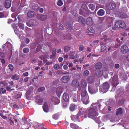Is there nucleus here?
Here are the masks:
<instances>
[{
	"label": "nucleus",
	"instance_id": "nucleus-40",
	"mask_svg": "<svg viewBox=\"0 0 129 129\" xmlns=\"http://www.w3.org/2000/svg\"><path fill=\"white\" fill-rule=\"evenodd\" d=\"M122 110L121 108H119L118 109L116 112L117 115H120L122 114Z\"/></svg>",
	"mask_w": 129,
	"mask_h": 129
},
{
	"label": "nucleus",
	"instance_id": "nucleus-61",
	"mask_svg": "<svg viewBox=\"0 0 129 129\" xmlns=\"http://www.w3.org/2000/svg\"><path fill=\"white\" fill-rule=\"evenodd\" d=\"M84 48V47L82 46H80L79 48V50L80 51H82Z\"/></svg>",
	"mask_w": 129,
	"mask_h": 129
},
{
	"label": "nucleus",
	"instance_id": "nucleus-26",
	"mask_svg": "<svg viewBox=\"0 0 129 129\" xmlns=\"http://www.w3.org/2000/svg\"><path fill=\"white\" fill-rule=\"evenodd\" d=\"M63 100L66 102H67L69 100V96L66 93H64L63 95Z\"/></svg>",
	"mask_w": 129,
	"mask_h": 129
},
{
	"label": "nucleus",
	"instance_id": "nucleus-38",
	"mask_svg": "<svg viewBox=\"0 0 129 129\" xmlns=\"http://www.w3.org/2000/svg\"><path fill=\"white\" fill-rule=\"evenodd\" d=\"M88 6L89 8L92 10H94L95 7V5L93 4H89Z\"/></svg>",
	"mask_w": 129,
	"mask_h": 129
},
{
	"label": "nucleus",
	"instance_id": "nucleus-60",
	"mask_svg": "<svg viewBox=\"0 0 129 129\" xmlns=\"http://www.w3.org/2000/svg\"><path fill=\"white\" fill-rule=\"evenodd\" d=\"M73 101L74 102H76L77 101V96L76 95L73 98Z\"/></svg>",
	"mask_w": 129,
	"mask_h": 129
},
{
	"label": "nucleus",
	"instance_id": "nucleus-45",
	"mask_svg": "<svg viewBox=\"0 0 129 129\" xmlns=\"http://www.w3.org/2000/svg\"><path fill=\"white\" fill-rule=\"evenodd\" d=\"M81 8H82L81 10H80V11H82L84 12V10H85L86 8V5L85 4H83L82 5Z\"/></svg>",
	"mask_w": 129,
	"mask_h": 129
},
{
	"label": "nucleus",
	"instance_id": "nucleus-39",
	"mask_svg": "<svg viewBox=\"0 0 129 129\" xmlns=\"http://www.w3.org/2000/svg\"><path fill=\"white\" fill-rule=\"evenodd\" d=\"M100 45L101 46V51H103L105 50L106 49V47L105 46L103 45L102 42H101Z\"/></svg>",
	"mask_w": 129,
	"mask_h": 129
},
{
	"label": "nucleus",
	"instance_id": "nucleus-4",
	"mask_svg": "<svg viewBox=\"0 0 129 129\" xmlns=\"http://www.w3.org/2000/svg\"><path fill=\"white\" fill-rule=\"evenodd\" d=\"M116 7L115 4L113 3H110L108 4L106 6V10H112L114 9Z\"/></svg>",
	"mask_w": 129,
	"mask_h": 129
},
{
	"label": "nucleus",
	"instance_id": "nucleus-42",
	"mask_svg": "<svg viewBox=\"0 0 129 129\" xmlns=\"http://www.w3.org/2000/svg\"><path fill=\"white\" fill-rule=\"evenodd\" d=\"M88 81L89 83H92L93 81V78L92 77H89L88 78Z\"/></svg>",
	"mask_w": 129,
	"mask_h": 129
},
{
	"label": "nucleus",
	"instance_id": "nucleus-52",
	"mask_svg": "<svg viewBox=\"0 0 129 129\" xmlns=\"http://www.w3.org/2000/svg\"><path fill=\"white\" fill-rule=\"evenodd\" d=\"M70 47L69 46H66L64 48V50L65 52H68L70 50Z\"/></svg>",
	"mask_w": 129,
	"mask_h": 129
},
{
	"label": "nucleus",
	"instance_id": "nucleus-2",
	"mask_svg": "<svg viewBox=\"0 0 129 129\" xmlns=\"http://www.w3.org/2000/svg\"><path fill=\"white\" fill-rule=\"evenodd\" d=\"M109 83L105 82L101 85L99 88V91L101 93H103L106 92L108 90L110 87Z\"/></svg>",
	"mask_w": 129,
	"mask_h": 129
},
{
	"label": "nucleus",
	"instance_id": "nucleus-12",
	"mask_svg": "<svg viewBox=\"0 0 129 129\" xmlns=\"http://www.w3.org/2000/svg\"><path fill=\"white\" fill-rule=\"evenodd\" d=\"M36 23L35 21L31 20L27 23V24L28 26L31 27L35 25L36 24Z\"/></svg>",
	"mask_w": 129,
	"mask_h": 129
},
{
	"label": "nucleus",
	"instance_id": "nucleus-59",
	"mask_svg": "<svg viewBox=\"0 0 129 129\" xmlns=\"http://www.w3.org/2000/svg\"><path fill=\"white\" fill-rule=\"evenodd\" d=\"M110 119V121L112 122H115L116 121V120L113 117L111 118Z\"/></svg>",
	"mask_w": 129,
	"mask_h": 129
},
{
	"label": "nucleus",
	"instance_id": "nucleus-55",
	"mask_svg": "<svg viewBox=\"0 0 129 129\" xmlns=\"http://www.w3.org/2000/svg\"><path fill=\"white\" fill-rule=\"evenodd\" d=\"M2 113V111H0V115L1 116L3 119H6L7 117L5 116H4Z\"/></svg>",
	"mask_w": 129,
	"mask_h": 129
},
{
	"label": "nucleus",
	"instance_id": "nucleus-15",
	"mask_svg": "<svg viewBox=\"0 0 129 129\" xmlns=\"http://www.w3.org/2000/svg\"><path fill=\"white\" fill-rule=\"evenodd\" d=\"M79 115L77 114L75 116L72 115L71 116V118L72 120L74 122L78 121L79 122L80 121L78 120V117Z\"/></svg>",
	"mask_w": 129,
	"mask_h": 129
},
{
	"label": "nucleus",
	"instance_id": "nucleus-50",
	"mask_svg": "<svg viewBox=\"0 0 129 129\" xmlns=\"http://www.w3.org/2000/svg\"><path fill=\"white\" fill-rule=\"evenodd\" d=\"M23 52L24 53H27L29 51V49L28 48H24L23 50Z\"/></svg>",
	"mask_w": 129,
	"mask_h": 129
},
{
	"label": "nucleus",
	"instance_id": "nucleus-54",
	"mask_svg": "<svg viewBox=\"0 0 129 129\" xmlns=\"http://www.w3.org/2000/svg\"><path fill=\"white\" fill-rule=\"evenodd\" d=\"M89 73V71L88 70H86L84 73V76H88Z\"/></svg>",
	"mask_w": 129,
	"mask_h": 129
},
{
	"label": "nucleus",
	"instance_id": "nucleus-13",
	"mask_svg": "<svg viewBox=\"0 0 129 129\" xmlns=\"http://www.w3.org/2000/svg\"><path fill=\"white\" fill-rule=\"evenodd\" d=\"M63 91V89L62 87H59L57 88L56 92L57 95L59 96L62 93Z\"/></svg>",
	"mask_w": 129,
	"mask_h": 129
},
{
	"label": "nucleus",
	"instance_id": "nucleus-18",
	"mask_svg": "<svg viewBox=\"0 0 129 129\" xmlns=\"http://www.w3.org/2000/svg\"><path fill=\"white\" fill-rule=\"evenodd\" d=\"M95 74L98 77L101 76L103 74V72L102 70H95Z\"/></svg>",
	"mask_w": 129,
	"mask_h": 129
},
{
	"label": "nucleus",
	"instance_id": "nucleus-64",
	"mask_svg": "<svg viewBox=\"0 0 129 129\" xmlns=\"http://www.w3.org/2000/svg\"><path fill=\"white\" fill-rule=\"evenodd\" d=\"M5 56V54L3 52H0V56L2 57H4Z\"/></svg>",
	"mask_w": 129,
	"mask_h": 129
},
{
	"label": "nucleus",
	"instance_id": "nucleus-11",
	"mask_svg": "<svg viewBox=\"0 0 129 129\" xmlns=\"http://www.w3.org/2000/svg\"><path fill=\"white\" fill-rule=\"evenodd\" d=\"M78 22L83 25L85 24V21L84 19L82 16L79 17L78 19Z\"/></svg>",
	"mask_w": 129,
	"mask_h": 129
},
{
	"label": "nucleus",
	"instance_id": "nucleus-51",
	"mask_svg": "<svg viewBox=\"0 0 129 129\" xmlns=\"http://www.w3.org/2000/svg\"><path fill=\"white\" fill-rule=\"evenodd\" d=\"M4 6L5 7L8 8V0H6L4 3Z\"/></svg>",
	"mask_w": 129,
	"mask_h": 129
},
{
	"label": "nucleus",
	"instance_id": "nucleus-41",
	"mask_svg": "<svg viewBox=\"0 0 129 129\" xmlns=\"http://www.w3.org/2000/svg\"><path fill=\"white\" fill-rule=\"evenodd\" d=\"M87 31L88 32L91 33H94V30L91 27H89L87 30Z\"/></svg>",
	"mask_w": 129,
	"mask_h": 129
},
{
	"label": "nucleus",
	"instance_id": "nucleus-6",
	"mask_svg": "<svg viewBox=\"0 0 129 129\" xmlns=\"http://www.w3.org/2000/svg\"><path fill=\"white\" fill-rule=\"evenodd\" d=\"M121 50L122 52L125 53L129 51V49L128 47L126 45H123L121 48Z\"/></svg>",
	"mask_w": 129,
	"mask_h": 129
},
{
	"label": "nucleus",
	"instance_id": "nucleus-24",
	"mask_svg": "<svg viewBox=\"0 0 129 129\" xmlns=\"http://www.w3.org/2000/svg\"><path fill=\"white\" fill-rule=\"evenodd\" d=\"M77 108V106L73 104H71L70 105V110L71 111H73Z\"/></svg>",
	"mask_w": 129,
	"mask_h": 129
},
{
	"label": "nucleus",
	"instance_id": "nucleus-53",
	"mask_svg": "<svg viewBox=\"0 0 129 129\" xmlns=\"http://www.w3.org/2000/svg\"><path fill=\"white\" fill-rule=\"evenodd\" d=\"M63 2L61 0H59L57 2V4L59 6H61L63 4Z\"/></svg>",
	"mask_w": 129,
	"mask_h": 129
},
{
	"label": "nucleus",
	"instance_id": "nucleus-16",
	"mask_svg": "<svg viewBox=\"0 0 129 129\" xmlns=\"http://www.w3.org/2000/svg\"><path fill=\"white\" fill-rule=\"evenodd\" d=\"M86 111V109L84 108H81L80 109L78 114L79 116L81 114H83L85 113Z\"/></svg>",
	"mask_w": 129,
	"mask_h": 129
},
{
	"label": "nucleus",
	"instance_id": "nucleus-30",
	"mask_svg": "<svg viewBox=\"0 0 129 129\" xmlns=\"http://www.w3.org/2000/svg\"><path fill=\"white\" fill-rule=\"evenodd\" d=\"M9 117L10 118H9V122H10V124L11 125H13L14 124V123L13 122V119L12 118H14V116H12L11 115H9Z\"/></svg>",
	"mask_w": 129,
	"mask_h": 129
},
{
	"label": "nucleus",
	"instance_id": "nucleus-43",
	"mask_svg": "<svg viewBox=\"0 0 129 129\" xmlns=\"http://www.w3.org/2000/svg\"><path fill=\"white\" fill-rule=\"evenodd\" d=\"M6 91V90L3 88H0V94H4L5 93Z\"/></svg>",
	"mask_w": 129,
	"mask_h": 129
},
{
	"label": "nucleus",
	"instance_id": "nucleus-37",
	"mask_svg": "<svg viewBox=\"0 0 129 129\" xmlns=\"http://www.w3.org/2000/svg\"><path fill=\"white\" fill-rule=\"evenodd\" d=\"M54 68L55 70H57L61 69L62 67L59 64H56L54 66Z\"/></svg>",
	"mask_w": 129,
	"mask_h": 129
},
{
	"label": "nucleus",
	"instance_id": "nucleus-20",
	"mask_svg": "<svg viewBox=\"0 0 129 129\" xmlns=\"http://www.w3.org/2000/svg\"><path fill=\"white\" fill-rule=\"evenodd\" d=\"M102 64L100 62H98L96 63L95 66V70H101V68L102 67Z\"/></svg>",
	"mask_w": 129,
	"mask_h": 129
},
{
	"label": "nucleus",
	"instance_id": "nucleus-1",
	"mask_svg": "<svg viewBox=\"0 0 129 129\" xmlns=\"http://www.w3.org/2000/svg\"><path fill=\"white\" fill-rule=\"evenodd\" d=\"M93 106L92 107L89 109L87 112L88 116L90 118L98 115V113L96 111V107L98 106L99 109L100 110L101 105L99 103H93L92 104L91 106Z\"/></svg>",
	"mask_w": 129,
	"mask_h": 129
},
{
	"label": "nucleus",
	"instance_id": "nucleus-23",
	"mask_svg": "<svg viewBox=\"0 0 129 129\" xmlns=\"http://www.w3.org/2000/svg\"><path fill=\"white\" fill-rule=\"evenodd\" d=\"M36 15L35 13L34 12L32 11H29L28 14V16L30 17H34Z\"/></svg>",
	"mask_w": 129,
	"mask_h": 129
},
{
	"label": "nucleus",
	"instance_id": "nucleus-21",
	"mask_svg": "<svg viewBox=\"0 0 129 129\" xmlns=\"http://www.w3.org/2000/svg\"><path fill=\"white\" fill-rule=\"evenodd\" d=\"M43 108L44 111L46 112H47L49 111V108L48 107L47 103H45L43 107Z\"/></svg>",
	"mask_w": 129,
	"mask_h": 129
},
{
	"label": "nucleus",
	"instance_id": "nucleus-47",
	"mask_svg": "<svg viewBox=\"0 0 129 129\" xmlns=\"http://www.w3.org/2000/svg\"><path fill=\"white\" fill-rule=\"evenodd\" d=\"M59 116L58 114H56L53 115L52 117L54 119H57L58 118Z\"/></svg>",
	"mask_w": 129,
	"mask_h": 129
},
{
	"label": "nucleus",
	"instance_id": "nucleus-28",
	"mask_svg": "<svg viewBox=\"0 0 129 129\" xmlns=\"http://www.w3.org/2000/svg\"><path fill=\"white\" fill-rule=\"evenodd\" d=\"M70 126V127L73 129H79V128L77 125L74 123H71Z\"/></svg>",
	"mask_w": 129,
	"mask_h": 129
},
{
	"label": "nucleus",
	"instance_id": "nucleus-36",
	"mask_svg": "<svg viewBox=\"0 0 129 129\" xmlns=\"http://www.w3.org/2000/svg\"><path fill=\"white\" fill-rule=\"evenodd\" d=\"M31 93V91L28 90L27 91L26 93V97L27 99H29L30 98V96Z\"/></svg>",
	"mask_w": 129,
	"mask_h": 129
},
{
	"label": "nucleus",
	"instance_id": "nucleus-62",
	"mask_svg": "<svg viewBox=\"0 0 129 129\" xmlns=\"http://www.w3.org/2000/svg\"><path fill=\"white\" fill-rule=\"evenodd\" d=\"M78 26V24H76L74 25V27L75 29L76 30L79 29L80 27H78L77 26Z\"/></svg>",
	"mask_w": 129,
	"mask_h": 129
},
{
	"label": "nucleus",
	"instance_id": "nucleus-9",
	"mask_svg": "<svg viewBox=\"0 0 129 129\" xmlns=\"http://www.w3.org/2000/svg\"><path fill=\"white\" fill-rule=\"evenodd\" d=\"M51 100L54 104H57L59 103L60 102L59 100L56 97L52 96Z\"/></svg>",
	"mask_w": 129,
	"mask_h": 129
},
{
	"label": "nucleus",
	"instance_id": "nucleus-46",
	"mask_svg": "<svg viewBox=\"0 0 129 129\" xmlns=\"http://www.w3.org/2000/svg\"><path fill=\"white\" fill-rule=\"evenodd\" d=\"M32 8L33 9L37 11L38 10V6L37 5H34L33 6Z\"/></svg>",
	"mask_w": 129,
	"mask_h": 129
},
{
	"label": "nucleus",
	"instance_id": "nucleus-7",
	"mask_svg": "<svg viewBox=\"0 0 129 129\" xmlns=\"http://www.w3.org/2000/svg\"><path fill=\"white\" fill-rule=\"evenodd\" d=\"M37 17L39 20L42 21L46 20L47 16L46 15H37Z\"/></svg>",
	"mask_w": 129,
	"mask_h": 129
},
{
	"label": "nucleus",
	"instance_id": "nucleus-58",
	"mask_svg": "<svg viewBox=\"0 0 129 129\" xmlns=\"http://www.w3.org/2000/svg\"><path fill=\"white\" fill-rule=\"evenodd\" d=\"M9 68L10 70L12 71H13V69L14 67L12 65L10 64L9 65Z\"/></svg>",
	"mask_w": 129,
	"mask_h": 129
},
{
	"label": "nucleus",
	"instance_id": "nucleus-8",
	"mask_svg": "<svg viewBox=\"0 0 129 129\" xmlns=\"http://www.w3.org/2000/svg\"><path fill=\"white\" fill-rule=\"evenodd\" d=\"M81 100L83 103L84 104H87L89 102V99L88 96L86 97L81 98Z\"/></svg>",
	"mask_w": 129,
	"mask_h": 129
},
{
	"label": "nucleus",
	"instance_id": "nucleus-22",
	"mask_svg": "<svg viewBox=\"0 0 129 129\" xmlns=\"http://www.w3.org/2000/svg\"><path fill=\"white\" fill-rule=\"evenodd\" d=\"M118 15H119V16H120V17L122 18H126L128 17V16L125 13H118Z\"/></svg>",
	"mask_w": 129,
	"mask_h": 129
},
{
	"label": "nucleus",
	"instance_id": "nucleus-56",
	"mask_svg": "<svg viewBox=\"0 0 129 129\" xmlns=\"http://www.w3.org/2000/svg\"><path fill=\"white\" fill-rule=\"evenodd\" d=\"M45 88L43 87H40L38 89V91L40 92L43 91L45 90Z\"/></svg>",
	"mask_w": 129,
	"mask_h": 129
},
{
	"label": "nucleus",
	"instance_id": "nucleus-5",
	"mask_svg": "<svg viewBox=\"0 0 129 129\" xmlns=\"http://www.w3.org/2000/svg\"><path fill=\"white\" fill-rule=\"evenodd\" d=\"M70 78L69 76H64L62 77L61 80L63 83H67L70 81Z\"/></svg>",
	"mask_w": 129,
	"mask_h": 129
},
{
	"label": "nucleus",
	"instance_id": "nucleus-49",
	"mask_svg": "<svg viewBox=\"0 0 129 129\" xmlns=\"http://www.w3.org/2000/svg\"><path fill=\"white\" fill-rule=\"evenodd\" d=\"M19 26L20 28L23 30L24 29V25L23 23H19Z\"/></svg>",
	"mask_w": 129,
	"mask_h": 129
},
{
	"label": "nucleus",
	"instance_id": "nucleus-31",
	"mask_svg": "<svg viewBox=\"0 0 129 129\" xmlns=\"http://www.w3.org/2000/svg\"><path fill=\"white\" fill-rule=\"evenodd\" d=\"M12 26L14 29V30L15 33H18L17 31L18 30L17 28V26L15 24H12Z\"/></svg>",
	"mask_w": 129,
	"mask_h": 129
},
{
	"label": "nucleus",
	"instance_id": "nucleus-34",
	"mask_svg": "<svg viewBox=\"0 0 129 129\" xmlns=\"http://www.w3.org/2000/svg\"><path fill=\"white\" fill-rule=\"evenodd\" d=\"M104 14V11L103 9L99 10L97 12L98 15L100 16L103 15Z\"/></svg>",
	"mask_w": 129,
	"mask_h": 129
},
{
	"label": "nucleus",
	"instance_id": "nucleus-17",
	"mask_svg": "<svg viewBox=\"0 0 129 129\" xmlns=\"http://www.w3.org/2000/svg\"><path fill=\"white\" fill-rule=\"evenodd\" d=\"M72 85L75 87H78L79 85V83L77 80H75L72 82Z\"/></svg>",
	"mask_w": 129,
	"mask_h": 129
},
{
	"label": "nucleus",
	"instance_id": "nucleus-19",
	"mask_svg": "<svg viewBox=\"0 0 129 129\" xmlns=\"http://www.w3.org/2000/svg\"><path fill=\"white\" fill-rule=\"evenodd\" d=\"M86 23L89 25H91L93 24V21L92 18L91 17H88Z\"/></svg>",
	"mask_w": 129,
	"mask_h": 129
},
{
	"label": "nucleus",
	"instance_id": "nucleus-57",
	"mask_svg": "<svg viewBox=\"0 0 129 129\" xmlns=\"http://www.w3.org/2000/svg\"><path fill=\"white\" fill-rule=\"evenodd\" d=\"M84 59V56L82 57L81 58H80L79 59V62L80 63H84V62L83 60Z\"/></svg>",
	"mask_w": 129,
	"mask_h": 129
},
{
	"label": "nucleus",
	"instance_id": "nucleus-14",
	"mask_svg": "<svg viewBox=\"0 0 129 129\" xmlns=\"http://www.w3.org/2000/svg\"><path fill=\"white\" fill-rule=\"evenodd\" d=\"M88 90L89 92L91 94L95 93L98 91V89L96 88L91 89V88L88 87Z\"/></svg>",
	"mask_w": 129,
	"mask_h": 129
},
{
	"label": "nucleus",
	"instance_id": "nucleus-33",
	"mask_svg": "<svg viewBox=\"0 0 129 129\" xmlns=\"http://www.w3.org/2000/svg\"><path fill=\"white\" fill-rule=\"evenodd\" d=\"M36 101L39 104H40L43 101V99L41 97H37V98Z\"/></svg>",
	"mask_w": 129,
	"mask_h": 129
},
{
	"label": "nucleus",
	"instance_id": "nucleus-3",
	"mask_svg": "<svg viewBox=\"0 0 129 129\" xmlns=\"http://www.w3.org/2000/svg\"><path fill=\"white\" fill-rule=\"evenodd\" d=\"M118 77L117 75L114 76L112 78L113 81V88L114 89L115 87L119 83V82L118 79Z\"/></svg>",
	"mask_w": 129,
	"mask_h": 129
},
{
	"label": "nucleus",
	"instance_id": "nucleus-27",
	"mask_svg": "<svg viewBox=\"0 0 129 129\" xmlns=\"http://www.w3.org/2000/svg\"><path fill=\"white\" fill-rule=\"evenodd\" d=\"M121 24L120 20H118L116 21L115 22V26L116 28H120Z\"/></svg>",
	"mask_w": 129,
	"mask_h": 129
},
{
	"label": "nucleus",
	"instance_id": "nucleus-25",
	"mask_svg": "<svg viewBox=\"0 0 129 129\" xmlns=\"http://www.w3.org/2000/svg\"><path fill=\"white\" fill-rule=\"evenodd\" d=\"M81 86L84 88H85L87 86V83L86 81L84 80H82L81 82Z\"/></svg>",
	"mask_w": 129,
	"mask_h": 129
},
{
	"label": "nucleus",
	"instance_id": "nucleus-32",
	"mask_svg": "<svg viewBox=\"0 0 129 129\" xmlns=\"http://www.w3.org/2000/svg\"><path fill=\"white\" fill-rule=\"evenodd\" d=\"M120 28L122 29H124L126 27L125 23L123 21L120 20Z\"/></svg>",
	"mask_w": 129,
	"mask_h": 129
},
{
	"label": "nucleus",
	"instance_id": "nucleus-35",
	"mask_svg": "<svg viewBox=\"0 0 129 129\" xmlns=\"http://www.w3.org/2000/svg\"><path fill=\"white\" fill-rule=\"evenodd\" d=\"M75 52L74 51L71 52L69 54V58L72 59H75V57L74 55Z\"/></svg>",
	"mask_w": 129,
	"mask_h": 129
},
{
	"label": "nucleus",
	"instance_id": "nucleus-63",
	"mask_svg": "<svg viewBox=\"0 0 129 129\" xmlns=\"http://www.w3.org/2000/svg\"><path fill=\"white\" fill-rule=\"evenodd\" d=\"M63 28V26L62 25L60 24L58 28V29L60 30H62Z\"/></svg>",
	"mask_w": 129,
	"mask_h": 129
},
{
	"label": "nucleus",
	"instance_id": "nucleus-44",
	"mask_svg": "<svg viewBox=\"0 0 129 129\" xmlns=\"http://www.w3.org/2000/svg\"><path fill=\"white\" fill-rule=\"evenodd\" d=\"M11 78L13 80H18L19 79V78L17 76V75L15 74L13 75Z\"/></svg>",
	"mask_w": 129,
	"mask_h": 129
},
{
	"label": "nucleus",
	"instance_id": "nucleus-10",
	"mask_svg": "<svg viewBox=\"0 0 129 129\" xmlns=\"http://www.w3.org/2000/svg\"><path fill=\"white\" fill-rule=\"evenodd\" d=\"M81 96V98L86 97L87 96H88L87 94V92L85 88H83L82 89Z\"/></svg>",
	"mask_w": 129,
	"mask_h": 129
},
{
	"label": "nucleus",
	"instance_id": "nucleus-48",
	"mask_svg": "<svg viewBox=\"0 0 129 129\" xmlns=\"http://www.w3.org/2000/svg\"><path fill=\"white\" fill-rule=\"evenodd\" d=\"M71 12L74 16H76L77 15V11L76 10H72L71 11Z\"/></svg>",
	"mask_w": 129,
	"mask_h": 129
},
{
	"label": "nucleus",
	"instance_id": "nucleus-29",
	"mask_svg": "<svg viewBox=\"0 0 129 129\" xmlns=\"http://www.w3.org/2000/svg\"><path fill=\"white\" fill-rule=\"evenodd\" d=\"M56 51V50L53 51L52 55L50 56V59H54L55 58Z\"/></svg>",
	"mask_w": 129,
	"mask_h": 129
}]
</instances>
